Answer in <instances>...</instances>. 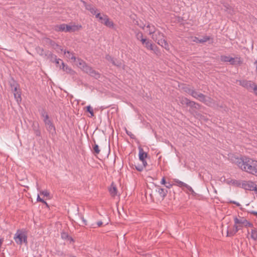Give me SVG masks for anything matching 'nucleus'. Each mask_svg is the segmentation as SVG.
Segmentation results:
<instances>
[{
    "label": "nucleus",
    "mask_w": 257,
    "mask_h": 257,
    "mask_svg": "<svg viewBox=\"0 0 257 257\" xmlns=\"http://www.w3.org/2000/svg\"><path fill=\"white\" fill-rule=\"evenodd\" d=\"M236 164L242 171L257 176V160L243 157L238 159Z\"/></svg>",
    "instance_id": "f257e3e1"
},
{
    "label": "nucleus",
    "mask_w": 257,
    "mask_h": 257,
    "mask_svg": "<svg viewBox=\"0 0 257 257\" xmlns=\"http://www.w3.org/2000/svg\"><path fill=\"white\" fill-rule=\"evenodd\" d=\"M234 228L233 231L227 232V235L231 236L235 234L239 230L242 229L243 227H253L252 223L248 221L245 218L238 216L234 217Z\"/></svg>",
    "instance_id": "f03ea898"
},
{
    "label": "nucleus",
    "mask_w": 257,
    "mask_h": 257,
    "mask_svg": "<svg viewBox=\"0 0 257 257\" xmlns=\"http://www.w3.org/2000/svg\"><path fill=\"white\" fill-rule=\"evenodd\" d=\"M185 91L187 93L192 95L193 97L199 100L200 101L204 102L207 105H210L211 103V99L206 97L202 93H199L190 88H186Z\"/></svg>",
    "instance_id": "7ed1b4c3"
},
{
    "label": "nucleus",
    "mask_w": 257,
    "mask_h": 257,
    "mask_svg": "<svg viewBox=\"0 0 257 257\" xmlns=\"http://www.w3.org/2000/svg\"><path fill=\"white\" fill-rule=\"evenodd\" d=\"M152 39L157 43L164 48L167 50H169V46L166 40L164 39V35L163 33L159 31H157L156 33L152 36Z\"/></svg>",
    "instance_id": "20e7f679"
},
{
    "label": "nucleus",
    "mask_w": 257,
    "mask_h": 257,
    "mask_svg": "<svg viewBox=\"0 0 257 257\" xmlns=\"http://www.w3.org/2000/svg\"><path fill=\"white\" fill-rule=\"evenodd\" d=\"M42 116L43 117V120L46 126L47 131L52 136L56 134V128L51 120L49 119V116L45 111L42 112Z\"/></svg>",
    "instance_id": "39448f33"
},
{
    "label": "nucleus",
    "mask_w": 257,
    "mask_h": 257,
    "mask_svg": "<svg viewBox=\"0 0 257 257\" xmlns=\"http://www.w3.org/2000/svg\"><path fill=\"white\" fill-rule=\"evenodd\" d=\"M74 62L76 63V65L79 66L84 71L86 72L87 73H89L90 75L95 77H97V76L99 75V74L96 73L95 71L91 69V68L87 66L83 60L76 58V61Z\"/></svg>",
    "instance_id": "423d86ee"
},
{
    "label": "nucleus",
    "mask_w": 257,
    "mask_h": 257,
    "mask_svg": "<svg viewBox=\"0 0 257 257\" xmlns=\"http://www.w3.org/2000/svg\"><path fill=\"white\" fill-rule=\"evenodd\" d=\"M14 238L17 244H22L23 243H27V236L23 230H18Z\"/></svg>",
    "instance_id": "0eeeda50"
},
{
    "label": "nucleus",
    "mask_w": 257,
    "mask_h": 257,
    "mask_svg": "<svg viewBox=\"0 0 257 257\" xmlns=\"http://www.w3.org/2000/svg\"><path fill=\"white\" fill-rule=\"evenodd\" d=\"M239 84L248 90H253L254 91L257 90V85L254 83L248 80H241Z\"/></svg>",
    "instance_id": "6e6552de"
},
{
    "label": "nucleus",
    "mask_w": 257,
    "mask_h": 257,
    "mask_svg": "<svg viewBox=\"0 0 257 257\" xmlns=\"http://www.w3.org/2000/svg\"><path fill=\"white\" fill-rule=\"evenodd\" d=\"M241 186L245 190L257 192V185L251 181H244L242 183Z\"/></svg>",
    "instance_id": "1a4fd4ad"
},
{
    "label": "nucleus",
    "mask_w": 257,
    "mask_h": 257,
    "mask_svg": "<svg viewBox=\"0 0 257 257\" xmlns=\"http://www.w3.org/2000/svg\"><path fill=\"white\" fill-rule=\"evenodd\" d=\"M139 157L140 161L142 162L144 167H146L147 165V163L145 160V159L147 157V154L144 152V150L142 148H139Z\"/></svg>",
    "instance_id": "9d476101"
},
{
    "label": "nucleus",
    "mask_w": 257,
    "mask_h": 257,
    "mask_svg": "<svg viewBox=\"0 0 257 257\" xmlns=\"http://www.w3.org/2000/svg\"><path fill=\"white\" fill-rule=\"evenodd\" d=\"M180 101L182 104H186L187 105L194 107L195 108H197L199 106L198 104L195 103L194 101L189 100L186 97L180 98Z\"/></svg>",
    "instance_id": "9b49d317"
},
{
    "label": "nucleus",
    "mask_w": 257,
    "mask_h": 257,
    "mask_svg": "<svg viewBox=\"0 0 257 257\" xmlns=\"http://www.w3.org/2000/svg\"><path fill=\"white\" fill-rule=\"evenodd\" d=\"M12 90L14 92V95L16 101L19 103L21 101V96L20 93L17 90V85H12Z\"/></svg>",
    "instance_id": "f8f14e48"
},
{
    "label": "nucleus",
    "mask_w": 257,
    "mask_h": 257,
    "mask_svg": "<svg viewBox=\"0 0 257 257\" xmlns=\"http://www.w3.org/2000/svg\"><path fill=\"white\" fill-rule=\"evenodd\" d=\"M82 28L80 25H67L66 32H74L80 30Z\"/></svg>",
    "instance_id": "ddd939ff"
},
{
    "label": "nucleus",
    "mask_w": 257,
    "mask_h": 257,
    "mask_svg": "<svg viewBox=\"0 0 257 257\" xmlns=\"http://www.w3.org/2000/svg\"><path fill=\"white\" fill-rule=\"evenodd\" d=\"M156 192H157L159 193L160 196L163 199L167 195V194L168 192L167 190L165 189L161 188L160 186L159 185H156Z\"/></svg>",
    "instance_id": "4468645a"
},
{
    "label": "nucleus",
    "mask_w": 257,
    "mask_h": 257,
    "mask_svg": "<svg viewBox=\"0 0 257 257\" xmlns=\"http://www.w3.org/2000/svg\"><path fill=\"white\" fill-rule=\"evenodd\" d=\"M229 63L231 65H240L242 63V60L239 56H236L235 57H230Z\"/></svg>",
    "instance_id": "2eb2a0df"
},
{
    "label": "nucleus",
    "mask_w": 257,
    "mask_h": 257,
    "mask_svg": "<svg viewBox=\"0 0 257 257\" xmlns=\"http://www.w3.org/2000/svg\"><path fill=\"white\" fill-rule=\"evenodd\" d=\"M145 45L148 49L153 51L156 54L157 53L158 47L151 43L149 40L147 41Z\"/></svg>",
    "instance_id": "dca6fc26"
},
{
    "label": "nucleus",
    "mask_w": 257,
    "mask_h": 257,
    "mask_svg": "<svg viewBox=\"0 0 257 257\" xmlns=\"http://www.w3.org/2000/svg\"><path fill=\"white\" fill-rule=\"evenodd\" d=\"M85 5V7L86 10H88L91 14L96 16V14L98 13L97 12V10L95 7H93L91 5H87L84 2H83Z\"/></svg>",
    "instance_id": "f3484780"
},
{
    "label": "nucleus",
    "mask_w": 257,
    "mask_h": 257,
    "mask_svg": "<svg viewBox=\"0 0 257 257\" xmlns=\"http://www.w3.org/2000/svg\"><path fill=\"white\" fill-rule=\"evenodd\" d=\"M103 24L106 27L110 28H114V23L113 22L108 18L107 16L105 17L104 19V21L103 22Z\"/></svg>",
    "instance_id": "a211bd4d"
},
{
    "label": "nucleus",
    "mask_w": 257,
    "mask_h": 257,
    "mask_svg": "<svg viewBox=\"0 0 257 257\" xmlns=\"http://www.w3.org/2000/svg\"><path fill=\"white\" fill-rule=\"evenodd\" d=\"M146 28L147 29V32L149 33V34L152 35V36L157 31L155 26L152 25H148L146 27Z\"/></svg>",
    "instance_id": "6ab92c4d"
},
{
    "label": "nucleus",
    "mask_w": 257,
    "mask_h": 257,
    "mask_svg": "<svg viewBox=\"0 0 257 257\" xmlns=\"http://www.w3.org/2000/svg\"><path fill=\"white\" fill-rule=\"evenodd\" d=\"M106 60L108 61H110L112 63V64L114 65H116L117 66H120L121 65V62L118 61H116L113 60L112 58L109 55H106L105 57Z\"/></svg>",
    "instance_id": "aec40b11"
},
{
    "label": "nucleus",
    "mask_w": 257,
    "mask_h": 257,
    "mask_svg": "<svg viewBox=\"0 0 257 257\" xmlns=\"http://www.w3.org/2000/svg\"><path fill=\"white\" fill-rule=\"evenodd\" d=\"M67 25L64 24H62L59 25H57L55 26V30L58 32H66V29L67 27Z\"/></svg>",
    "instance_id": "412c9836"
},
{
    "label": "nucleus",
    "mask_w": 257,
    "mask_h": 257,
    "mask_svg": "<svg viewBox=\"0 0 257 257\" xmlns=\"http://www.w3.org/2000/svg\"><path fill=\"white\" fill-rule=\"evenodd\" d=\"M224 10L226 11L228 13L233 15L234 14V11L231 7L228 4H224L223 5Z\"/></svg>",
    "instance_id": "4be33fe9"
},
{
    "label": "nucleus",
    "mask_w": 257,
    "mask_h": 257,
    "mask_svg": "<svg viewBox=\"0 0 257 257\" xmlns=\"http://www.w3.org/2000/svg\"><path fill=\"white\" fill-rule=\"evenodd\" d=\"M107 16L104 14H101L100 13H98L95 16V17L98 19L99 21L102 23L103 24V22L104 21V19L105 17H107Z\"/></svg>",
    "instance_id": "5701e85b"
},
{
    "label": "nucleus",
    "mask_w": 257,
    "mask_h": 257,
    "mask_svg": "<svg viewBox=\"0 0 257 257\" xmlns=\"http://www.w3.org/2000/svg\"><path fill=\"white\" fill-rule=\"evenodd\" d=\"M109 191L112 196H115L117 194L116 187L114 186L113 184H111V187L109 189Z\"/></svg>",
    "instance_id": "b1692460"
},
{
    "label": "nucleus",
    "mask_w": 257,
    "mask_h": 257,
    "mask_svg": "<svg viewBox=\"0 0 257 257\" xmlns=\"http://www.w3.org/2000/svg\"><path fill=\"white\" fill-rule=\"evenodd\" d=\"M60 68L68 73H72L73 72V70L70 68L65 65L63 62H62V66H60Z\"/></svg>",
    "instance_id": "393cba45"
},
{
    "label": "nucleus",
    "mask_w": 257,
    "mask_h": 257,
    "mask_svg": "<svg viewBox=\"0 0 257 257\" xmlns=\"http://www.w3.org/2000/svg\"><path fill=\"white\" fill-rule=\"evenodd\" d=\"M64 54L67 58L76 61V58L69 51H64Z\"/></svg>",
    "instance_id": "a878e982"
},
{
    "label": "nucleus",
    "mask_w": 257,
    "mask_h": 257,
    "mask_svg": "<svg viewBox=\"0 0 257 257\" xmlns=\"http://www.w3.org/2000/svg\"><path fill=\"white\" fill-rule=\"evenodd\" d=\"M251 238L254 240H257V230L255 229H252L251 230Z\"/></svg>",
    "instance_id": "bb28decb"
},
{
    "label": "nucleus",
    "mask_w": 257,
    "mask_h": 257,
    "mask_svg": "<svg viewBox=\"0 0 257 257\" xmlns=\"http://www.w3.org/2000/svg\"><path fill=\"white\" fill-rule=\"evenodd\" d=\"M230 56L222 55L220 56V60L223 62H229Z\"/></svg>",
    "instance_id": "cd10ccee"
},
{
    "label": "nucleus",
    "mask_w": 257,
    "mask_h": 257,
    "mask_svg": "<svg viewBox=\"0 0 257 257\" xmlns=\"http://www.w3.org/2000/svg\"><path fill=\"white\" fill-rule=\"evenodd\" d=\"M93 149L94 153L96 155L99 154L100 150L99 149V146L95 144L93 147Z\"/></svg>",
    "instance_id": "c85d7f7f"
},
{
    "label": "nucleus",
    "mask_w": 257,
    "mask_h": 257,
    "mask_svg": "<svg viewBox=\"0 0 257 257\" xmlns=\"http://www.w3.org/2000/svg\"><path fill=\"white\" fill-rule=\"evenodd\" d=\"M175 182L177 183V185L179 187H184L186 185V183L178 180V179H175Z\"/></svg>",
    "instance_id": "c756f323"
},
{
    "label": "nucleus",
    "mask_w": 257,
    "mask_h": 257,
    "mask_svg": "<svg viewBox=\"0 0 257 257\" xmlns=\"http://www.w3.org/2000/svg\"><path fill=\"white\" fill-rule=\"evenodd\" d=\"M209 39H210L209 37H208L207 36H204V37H203L202 38H201L199 40V43L205 42L208 41Z\"/></svg>",
    "instance_id": "7c9ffc66"
},
{
    "label": "nucleus",
    "mask_w": 257,
    "mask_h": 257,
    "mask_svg": "<svg viewBox=\"0 0 257 257\" xmlns=\"http://www.w3.org/2000/svg\"><path fill=\"white\" fill-rule=\"evenodd\" d=\"M185 187L187 189L188 191H189V192H190L192 194H195V192L194 191L193 189H192V188L189 185H188V184H186Z\"/></svg>",
    "instance_id": "2f4dec72"
},
{
    "label": "nucleus",
    "mask_w": 257,
    "mask_h": 257,
    "mask_svg": "<svg viewBox=\"0 0 257 257\" xmlns=\"http://www.w3.org/2000/svg\"><path fill=\"white\" fill-rule=\"evenodd\" d=\"M40 194L46 197H48L50 195L49 192L46 190L41 191Z\"/></svg>",
    "instance_id": "473e14b6"
},
{
    "label": "nucleus",
    "mask_w": 257,
    "mask_h": 257,
    "mask_svg": "<svg viewBox=\"0 0 257 257\" xmlns=\"http://www.w3.org/2000/svg\"><path fill=\"white\" fill-rule=\"evenodd\" d=\"M136 37L138 40L141 41L143 38V35L142 32H138L136 34Z\"/></svg>",
    "instance_id": "72a5a7b5"
},
{
    "label": "nucleus",
    "mask_w": 257,
    "mask_h": 257,
    "mask_svg": "<svg viewBox=\"0 0 257 257\" xmlns=\"http://www.w3.org/2000/svg\"><path fill=\"white\" fill-rule=\"evenodd\" d=\"M37 201L38 202H42L43 203L47 205V202L44 199L41 198L39 194L38 195L37 197Z\"/></svg>",
    "instance_id": "f704fd0d"
},
{
    "label": "nucleus",
    "mask_w": 257,
    "mask_h": 257,
    "mask_svg": "<svg viewBox=\"0 0 257 257\" xmlns=\"http://www.w3.org/2000/svg\"><path fill=\"white\" fill-rule=\"evenodd\" d=\"M230 182L233 185H236V186L240 185V184L237 180H231Z\"/></svg>",
    "instance_id": "c9c22d12"
},
{
    "label": "nucleus",
    "mask_w": 257,
    "mask_h": 257,
    "mask_svg": "<svg viewBox=\"0 0 257 257\" xmlns=\"http://www.w3.org/2000/svg\"><path fill=\"white\" fill-rule=\"evenodd\" d=\"M199 39H198L197 37H192V41L196 43H199Z\"/></svg>",
    "instance_id": "e433bc0d"
},
{
    "label": "nucleus",
    "mask_w": 257,
    "mask_h": 257,
    "mask_svg": "<svg viewBox=\"0 0 257 257\" xmlns=\"http://www.w3.org/2000/svg\"><path fill=\"white\" fill-rule=\"evenodd\" d=\"M126 133L128 136H129L131 138H134V135L130 132L126 131Z\"/></svg>",
    "instance_id": "4c0bfd02"
},
{
    "label": "nucleus",
    "mask_w": 257,
    "mask_h": 257,
    "mask_svg": "<svg viewBox=\"0 0 257 257\" xmlns=\"http://www.w3.org/2000/svg\"><path fill=\"white\" fill-rule=\"evenodd\" d=\"M145 167H144V165H143V166H139V167H136V168L137 170L139 171H141L143 170V169H144V168H145Z\"/></svg>",
    "instance_id": "58836bf2"
},
{
    "label": "nucleus",
    "mask_w": 257,
    "mask_h": 257,
    "mask_svg": "<svg viewBox=\"0 0 257 257\" xmlns=\"http://www.w3.org/2000/svg\"><path fill=\"white\" fill-rule=\"evenodd\" d=\"M86 109H87V111H88V112H90L91 110H93V109L92 108V107H91L90 105L87 106Z\"/></svg>",
    "instance_id": "ea45409f"
},
{
    "label": "nucleus",
    "mask_w": 257,
    "mask_h": 257,
    "mask_svg": "<svg viewBox=\"0 0 257 257\" xmlns=\"http://www.w3.org/2000/svg\"><path fill=\"white\" fill-rule=\"evenodd\" d=\"M147 41L148 40L146 39H145L144 38L141 40L142 44H143L144 45L146 44V43L147 42Z\"/></svg>",
    "instance_id": "a19ab883"
},
{
    "label": "nucleus",
    "mask_w": 257,
    "mask_h": 257,
    "mask_svg": "<svg viewBox=\"0 0 257 257\" xmlns=\"http://www.w3.org/2000/svg\"><path fill=\"white\" fill-rule=\"evenodd\" d=\"M161 183L163 185H165L166 184V180H165V177H163L162 179V180H161Z\"/></svg>",
    "instance_id": "79ce46f5"
},
{
    "label": "nucleus",
    "mask_w": 257,
    "mask_h": 257,
    "mask_svg": "<svg viewBox=\"0 0 257 257\" xmlns=\"http://www.w3.org/2000/svg\"><path fill=\"white\" fill-rule=\"evenodd\" d=\"M62 62H63V61L62 60H61L60 59H58L56 60V63L57 64H59L60 63H61L62 64Z\"/></svg>",
    "instance_id": "37998d69"
},
{
    "label": "nucleus",
    "mask_w": 257,
    "mask_h": 257,
    "mask_svg": "<svg viewBox=\"0 0 257 257\" xmlns=\"http://www.w3.org/2000/svg\"><path fill=\"white\" fill-rule=\"evenodd\" d=\"M35 134L38 136H40L41 135V133L39 130H36L35 132Z\"/></svg>",
    "instance_id": "c03bdc74"
},
{
    "label": "nucleus",
    "mask_w": 257,
    "mask_h": 257,
    "mask_svg": "<svg viewBox=\"0 0 257 257\" xmlns=\"http://www.w3.org/2000/svg\"><path fill=\"white\" fill-rule=\"evenodd\" d=\"M102 224V222L101 221H98L97 222V225L98 226H100Z\"/></svg>",
    "instance_id": "a18cd8bd"
},
{
    "label": "nucleus",
    "mask_w": 257,
    "mask_h": 257,
    "mask_svg": "<svg viewBox=\"0 0 257 257\" xmlns=\"http://www.w3.org/2000/svg\"><path fill=\"white\" fill-rule=\"evenodd\" d=\"M231 203L234 204H236L237 206H240V204L238 202H236L235 201H231Z\"/></svg>",
    "instance_id": "49530a36"
},
{
    "label": "nucleus",
    "mask_w": 257,
    "mask_h": 257,
    "mask_svg": "<svg viewBox=\"0 0 257 257\" xmlns=\"http://www.w3.org/2000/svg\"><path fill=\"white\" fill-rule=\"evenodd\" d=\"M62 238H65L66 237H68V235L66 233H63L62 234Z\"/></svg>",
    "instance_id": "de8ad7c7"
},
{
    "label": "nucleus",
    "mask_w": 257,
    "mask_h": 257,
    "mask_svg": "<svg viewBox=\"0 0 257 257\" xmlns=\"http://www.w3.org/2000/svg\"><path fill=\"white\" fill-rule=\"evenodd\" d=\"M89 113L90 114V115H91V117H93V116H94V113H93V110H91V111L90 112H89Z\"/></svg>",
    "instance_id": "09e8293b"
},
{
    "label": "nucleus",
    "mask_w": 257,
    "mask_h": 257,
    "mask_svg": "<svg viewBox=\"0 0 257 257\" xmlns=\"http://www.w3.org/2000/svg\"><path fill=\"white\" fill-rule=\"evenodd\" d=\"M171 185L170 184H168V185H166V188H170L171 187Z\"/></svg>",
    "instance_id": "8fccbe9b"
},
{
    "label": "nucleus",
    "mask_w": 257,
    "mask_h": 257,
    "mask_svg": "<svg viewBox=\"0 0 257 257\" xmlns=\"http://www.w3.org/2000/svg\"><path fill=\"white\" fill-rule=\"evenodd\" d=\"M82 220L84 222V224H86V220L83 218H82Z\"/></svg>",
    "instance_id": "3c124183"
},
{
    "label": "nucleus",
    "mask_w": 257,
    "mask_h": 257,
    "mask_svg": "<svg viewBox=\"0 0 257 257\" xmlns=\"http://www.w3.org/2000/svg\"><path fill=\"white\" fill-rule=\"evenodd\" d=\"M253 213H254V214L257 215V212H254Z\"/></svg>",
    "instance_id": "603ef678"
},
{
    "label": "nucleus",
    "mask_w": 257,
    "mask_h": 257,
    "mask_svg": "<svg viewBox=\"0 0 257 257\" xmlns=\"http://www.w3.org/2000/svg\"><path fill=\"white\" fill-rule=\"evenodd\" d=\"M256 94L257 95V93H256Z\"/></svg>",
    "instance_id": "864d4df0"
}]
</instances>
